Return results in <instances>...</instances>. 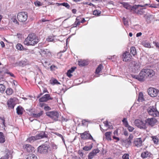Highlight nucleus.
Instances as JSON below:
<instances>
[{
	"label": "nucleus",
	"mask_w": 159,
	"mask_h": 159,
	"mask_svg": "<svg viewBox=\"0 0 159 159\" xmlns=\"http://www.w3.org/2000/svg\"><path fill=\"white\" fill-rule=\"evenodd\" d=\"M155 75V71L150 68H144L142 69L138 75H132V77L138 81L144 82L146 79H150Z\"/></svg>",
	"instance_id": "nucleus-1"
},
{
	"label": "nucleus",
	"mask_w": 159,
	"mask_h": 159,
	"mask_svg": "<svg viewBox=\"0 0 159 159\" xmlns=\"http://www.w3.org/2000/svg\"><path fill=\"white\" fill-rule=\"evenodd\" d=\"M28 159H37V157L34 154H31L30 155Z\"/></svg>",
	"instance_id": "nucleus-45"
},
{
	"label": "nucleus",
	"mask_w": 159,
	"mask_h": 159,
	"mask_svg": "<svg viewBox=\"0 0 159 159\" xmlns=\"http://www.w3.org/2000/svg\"><path fill=\"white\" fill-rule=\"evenodd\" d=\"M136 126L140 129H145L146 128V122L139 119L135 120L134 122Z\"/></svg>",
	"instance_id": "nucleus-9"
},
{
	"label": "nucleus",
	"mask_w": 159,
	"mask_h": 159,
	"mask_svg": "<svg viewBox=\"0 0 159 159\" xmlns=\"http://www.w3.org/2000/svg\"><path fill=\"white\" fill-rule=\"evenodd\" d=\"M69 38H70V37H69L66 40V46L64 47V49L62 51H61V52H59L57 53V57L60 58L61 56V52H65L66 51V50H67V45L68 43V40Z\"/></svg>",
	"instance_id": "nucleus-22"
},
{
	"label": "nucleus",
	"mask_w": 159,
	"mask_h": 159,
	"mask_svg": "<svg viewBox=\"0 0 159 159\" xmlns=\"http://www.w3.org/2000/svg\"><path fill=\"white\" fill-rule=\"evenodd\" d=\"M101 11L98 10H94L93 12V14L95 16H98L101 14Z\"/></svg>",
	"instance_id": "nucleus-40"
},
{
	"label": "nucleus",
	"mask_w": 159,
	"mask_h": 159,
	"mask_svg": "<svg viewBox=\"0 0 159 159\" xmlns=\"http://www.w3.org/2000/svg\"><path fill=\"white\" fill-rule=\"evenodd\" d=\"M28 15L26 12L21 11L19 12L17 16V18L20 22L26 21L28 18Z\"/></svg>",
	"instance_id": "nucleus-4"
},
{
	"label": "nucleus",
	"mask_w": 159,
	"mask_h": 159,
	"mask_svg": "<svg viewBox=\"0 0 159 159\" xmlns=\"http://www.w3.org/2000/svg\"><path fill=\"white\" fill-rule=\"evenodd\" d=\"M103 68V66L101 64H99L96 70L95 73L96 75L94 76V77H99L100 75L99 73L101 71Z\"/></svg>",
	"instance_id": "nucleus-17"
},
{
	"label": "nucleus",
	"mask_w": 159,
	"mask_h": 159,
	"mask_svg": "<svg viewBox=\"0 0 159 159\" xmlns=\"http://www.w3.org/2000/svg\"><path fill=\"white\" fill-rule=\"evenodd\" d=\"M148 114L154 117L159 116V112L157 110L156 106H150L147 109Z\"/></svg>",
	"instance_id": "nucleus-3"
},
{
	"label": "nucleus",
	"mask_w": 159,
	"mask_h": 159,
	"mask_svg": "<svg viewBox=\"0 0 159 159\" xmlns=\"http://www.w3.org/2000/svg\"><path fill=\"white\" fill-rule=\"evenodd\" d=\"M143 46L146 48H150V43L148 42H144L143 43Z\"/></svg>",
	"instance_id": "nucleus-48"
},
{
	"label": "nucleus",
	"mask_w": 159,
	"mask_h": 159,
	"mask_svg": "<svg viewBox=\"0 0 159 159\" xmlns=\"http://www.w3.org/2000/svg\"><path fill=\"white\" fill-rule=\"evenodd\" d=\"M0 43L1 46H2V48H4L5 47V44L3 41H1L0 42Z\"/></svg>",
	"instance_id": "nucleus-61"
},
{
	"label": "nucleus",
	"mask_w": 159,
	"mask_h": 159,
	"mask_svg": "<svg viewBox=\"0 0 159 159\" xmlns=\"http://www.w3.org/2000/svg\"><path fill=\"white\" fill-rule=\"evenodd\" d=\"M5 89L4 86L2 84H0V91L1 92H3Z\"/></svg>",
	"instance_id": "nucleus-51"
},
{
	"label": "nucleus",
	"mask_w": 159,
	"mask_h": 159,
	"mask_svg": "<svg viewBox=\"0 0 159 159\" xmlns=\"http://www.w3.org/2000/svg\"><path fill=\"white\" fill-rule=\"evenodd\" d=\"M80 17H78L76 19V21L74 23V24L72 25L71 28H72L73 27H75L77 26L78 25H80Z\"/></svg>",
	"instance_id": "nucleus-27"
},
{
	"label": "nucleus",
	"mask_w": 159,
	"mask_h": 159,
	"mask_svg": "<svg viewBox=\"0 0 159 159\" xmlns=\"http://www.w3.org/2000/svg\"><path fill=\"white\" fill-rule=\"evenodd\" d=\"M122 122L125 126H127L128 125V123L126 118H124L122 120Z\"/></svg>",
	"instance_id": "nucleus-50"
},
{
	"label": "nucleus",
	"mask_w": 159,
	"mask_h": 159,
	"mask_svg": "<svg viewBox=\"0 0 159 159\" xmlns=\"http://www.w3.org/2000/svg\"><path fill=\"white\" fill-rule=\"evenodd\" d=\"M39 41V38L34 34H30L25 39L24 43L26 45L34 46Z\"/></svg>",
	"instance_id": "nucleus-2"
},
{
	"label": "nucleus",
	"mask_w": 159,
	"mask_h": 159,
	"mask_svg": "<svg viewBox=\"0 0 159 159\" xmlns=\"http://www.w3.org/2000/svg\"><path fill=\"white\" fill-rule=\"evenodd\" d=\"M143 7H139L137 14L142 15L144 13V8H142Z\"/></svg>",
	"instance_id": "nucleus-42"
},
{
	"label": "nucleus",
	"mask_w": 159,
	"mask_h": 159,
	"mask_svg": "<svg viewBox=\"0 0 159 159\" xmlns=\"http://www.w3.org/2000/svg\"><path fill=\"white\" fill-rule=\"evenodd\" d=\"M15 98H11L9 99L7 102V105L10 109H13L15 105Z\"/></svg>",
	"instance_id": "nucleus-12"
},
{
	"label": "nucleus",
	"mask_w": 159,
	"mask_h": 159,
	"mask_svg": "<svg viewBox=\"0 0 159 159\" xmlns=\"http://www.w3.org/2000/svg\"><path fill=\"white\" fill-rule=\"evenodd\" d=\"M16 47L17 49L18 50H21L23 48L22 45L20 43H18L16 46Z\"/></svg>",
	"instance_id": "nucleus-44"
},
{
	"label": "nucleus",
	"mask_w": 159,
	"mask_h": 159,
	"mask_svg": "<svg viewBox=\"0 0 159 159\" xmlns=\"http://www.w3.org/2000/svg\"><path fill=\"white\" fill-rule=\"evenodd\" d=\"M152 140L153 141V143L155 144H157L158 142V139L156 136H152Z\"/></svg>",
	"instance_id": "nucleus-43"
},
{
	"label": "nucleus",
	"mask_w": 159,
	"mask_h": 159,
	"mask_svg": "<svg viewBox=\"0 0 159 159\" xmlns=\"http://www.w3.org/2000/svg\"><path fill=\"white\" fill-rule=\"evenodd\" d=\"M44 109L46 111H49L51 110V108L48 106H45L44 107Z\"/></svg>",
	"instance_id": "nucleus-59"
},
{
	"label": "nucleus",
	"mask_w": 159,
	"mask_h": 159,
	"mask_svg": "<svg viewBox=\"0 0 159 159\" xmlns=\"http://www.w3.org/2000/svg\"><path fill=\"white\" fill-rule=\"evenodd\" d=\"M143 141L141 138H137L134 141L133 144L134 147L140 148L142 146Z\"/></svg>",
	"instance_id": "nucleus-11"
},
{
	"label": "nucleus",
	"mask_w": 159,
	"mask_h": 159,
	"mask_svg": "<svg viewBox=\"0 0 159 159\" xmlns=\"http://www.w3.org/2000/svg\"><path fill=\"white\" fill-rule=\"evenodd\" d=\"M103 123L104 124L105 126L107 127L108 128H109L110 127L109 126L107 121H106L105 122H104Z\"/></svg>",
	"instance_id": "nucleus-58"
},
{
	"label": "nucleus",
	"mask_w": 159,
	"mask_h": 159,
	"mask_svg": "<svg viewBox=\"0 0 159 159\" xmlns=\"http://www.w3.org/2000/svg\"><path fill=\"white\" fill-rule=\"evenodd\" d=\"M133 135L132 134H131L129 135V142L130 143H131V140L133 139Z\"/></svg>",
	"instance_id": "nucleus-60"
},
{
	"label": "nucleus",
	"mask_w": 159,
	"mask_h": 159,
	"mask_svg": "<svg viewBox=\"0 0 159 159\" xmlns=\"http://www.w3.org/2000/svg\"><path fill=\"white\" fill-rule=\"evenodd\" d=\"M50 83L52 85L60 84V83L55 79H52L50 80Z\"/></svg>",
	"instance_id": "nucleus-31"
},
{
	"label": "nucleus",
	"mask_w": 159,
	"mask_h": 159,
	"mask_svg": "<svg viewBox=\"0 0 159 159\" xmlns=\"http://www.w3.org/2000/svg\"><path fill=\"white\" fill-rule=\"evenodd\" d=\"M93 143H92L89 146H85L83 148V149L85 151H89L93 147Z\"/></svg>",
	"instance_id": "nucleus-38"
},
{
	"label": "nucleus",
	"mask_w": 159,
	"mask_h": 159,
	"mask_svg": "<svg viewBox=\"0 0 159 159\" xmlns=\"http://www.w3.org/2000/svg\"><path fill=\"white\" fill-rule=\"evenodd\" d=\"M123 20L124 25L126 27H127L129 26V23L125 17H123Z\"/></svg>",
	"instance_id": "nucleus-41"
},
{
	"label": "nucleus",
	"mask_w": 159,
	"mask_h": 159,
	"mask_svg": "<svg viewBox=\"0 0 159 159\" xmlns=\"http://www.w3.org/2000/svg\"><path fill=\"white\" fill-rule=\"evenodd\" d=\"M131 53L133 56H134L136 54V51L135 48L134 47H132L130 48Z\"/></svg>",
	"instance_id": "nucleus-36"
},
{
	"label": "nucleus",
	"mask_w": 159,
	"mask_h": 159,
	"mask_svg": "<svg viewBox=\"0 0 159 159\" xmlns=\"http://www.w3.org/2000/svg\"><path fill=\"white\" fill-rule=\"evenodd\" d=\"M81 138L84 140L87 139L91 140L95 142V140L94 139L91 134L89 133V131H87L83 133L80 134Z\"/></svg>",
	"instance_id": "nucleus-7"
},
{
	"label": "nucleus",
	"mask_w": 159,
	"mask_h": 159,
	"mask_svg": "<svg viewBox=\"0 0 159 159\" xmlns=\"http://www.w3.org/2000/svg\"><path fill=\"white\" fill-rule=\"evenodd\" d=\"M36 139H39L44 138H46L47 137L45 132L44 131H41L39 134H37L36 136Z\"/></svg>",
	"instance_id": "nucleus-19"
},
{
	"label": "nucleus",
	"mask_w": 159,
	"mask_h": 159,
	"mask_svg": "<svg viewBox=\"0 0 159 159\" xmlns=\"http://www.w3.org/2000/svg\"><path fill=\"white\" fill-rule=\"evenodd\" d=\"M120 3L126 9L131 11L132 6L130 5L127 3L124 2H121Z\"/></svg>",
	"instance_id": "nucleus-24"
},
{
	"label": "nucleus",
	"mask_w": 159,
	"mask_h": 159,
	"mask_svg": "<svg viewBox=\"0 0 159 159\" xmlns=\"http://www.w3.org/2000/svg\"><path fill=\"white\" fill-rule=\"evenodd\" d=\"M131 67L132 71L136 73L140 70L141 66L140 63L137 61H132L131 63Z\"/></svg>",
	"instance_id": "nucleus-5"
},
{
	"label": "nucleus",
	"mask_w": 159,
	"mask_h": 159,
	"mask_svg": "<svg viewBox=\"0 0 159 159\" xmlns=\"http://www.w3.org/2000/svg\"><path fill=\"white\" fill-rule=\"evenodd\" d=\"M125 126L128 129L129 132L133 131L134 129V127L129 125V124H128V125L127 126Z\"/></svg>",
	"instance_id": "nucleus-46"
},
{
	"label": "nucleus",
	"mask_w": 159,
	"mask_h": 159,
	"mask_svg": "<svg viewBox=\"0 0 159 159\" xmlns=\"http://www.w3.org/2000/svg\"><path fill=\"white\" fill-rule=\"evenodd\" d=\"M61 120L63 121H66L68 120L66 118H64L62 116Z\"/></svg>",
	"instance_id": "nucleus-64"
},
{
	"label": "nucleus",
	"mask_w": 159,
	"mask_h": 159,
	"mask_svg": "<svg viewBox=\"0 0 159 159\" xmlns=\"http://www.w3.org/2000/svg\"><path fill=\"white\" fill-rule=\"evenodd\" d=\"M5 141V139L3 134L2 132H0V143H3Z\"/></svg>",
	"instance_id": "nucleus-30"
},
{
	"label": "nucleus",
	"mask_w": 159,
	"mask_h": 159,
	"mask_svg": "<svg viewBox=\"0 0 159 159\" xmlns=\"http://www.w3.org/2000/svg\"><path fill=\"white\" fill-rule=\"evenodd\" d=\"M89 62L87 60H80L78 61V64L79 66H83L88 64Z\"/></svg>",
	"instance_id": "nucleus-20"
},
{
	"label": "nucleus",
	"mask_w": 159,
	"mask_h": 159,
	"mask_svg": "<svg viewBox=\"0 0 159 159\" xmlns=\"http://www.w3.org/2000/svg\"><path fill=\"white\" fill-rule=\"evenodd\" d=\"M56 4L57 5V6L62 5L66 7L67 8H69L70 7L68 3L66 2H64L62 3H57Z\"/></svg>",
	"instance_id": "nucleus-34"
},
{
	"label": "nucleus",
	"mask_w": 159,
	"mask_h": 159,
	"mask_svg": "<svg viewBox=\"0 0 159 159\" xmlns=\"http://www.w3.org/2000/svg\"><path fill=\"white\" fill-rule=\"evenodd\" d=\"M57 69V67L54 65H52L50 67V70L52 71L55 70Z\"/></svg>",
	"instance_id": "nucleus-47"
},
{
	"label": "nucleus",
	"mask_w": 159,
	"mask_h": 159,
	"mask_svg": "<svg viewBox=\"0 0 159 159\" xmlns=\"http://www.w3.org/2000/svg\"><path fill=\"white\" fill-rule=\"evenodd\" d=\"M6 92L8 95H11L13 93V90L11 88H8L7 89Z\"/></svg>",
	"instance_id": "nucleus-39"
},
{
	"label": "nucleus",
	"mask_w": 159,
	"mask_h": 159,
	"mask_svg": "<svg viewBox=\"0 0 159 159\" xmlns=\"http://www.w3.org/2000/svg\"><path fill=\"white\" fill-rule=\"evenodd\" d=\"M89 122V120H88L84 119L82 120V124L83 125H87V122Z\"/></svg>",
	"instance_id": "nucleus-53"
},
{
	"label": "nucleus",
	"mask_w": 159,
	"mask_h": 159,
	"mask_svg": "<svg viewBox=\"0 0 159 159\" xmlns=\"http://www.w3.org/2000/svg\"><path fill=\"white\" fill-rule=\"evenodd\" d=\"M41 54L42 55H45L49 56L51 55V53L49 50L48 49H41Z\"/></svg>",
	"instance_id": "nucleus-21"
},
{
	"label": "nucleus",
	"mask_w": 159,
	"mask_h": 159,
	"mask_svg": "<svg viewBox=\"0 0 159 159\" xmlns=\"http://www.w3.org/2000/svg\"><path fill=\"white\" fill-rule=\"evenodd\" d=\"M123 159H129V154L127 153L125 154L122 156Z\"/></svg>",
	"instance_id": "nucleus-52"
},
{
	"label": "nucleus",
	"mask_w": 159,
	"mask_h": 159,
	"mask_svg": "<svg viewBox=\"0 0 159 159\" xmlns=\"http://www.w3.org/2000/svg\"><path fill=\"white\" fill-rule=\"evenodd\" d=\"M27 64V60L26 59H24L20 61L19 64L20 66H24Z\"/></svg>",
	"instance_id": "nucleus-32"
},
{
	"label": "nucleus",
	"mask_w": 159,
	"mask_h": 159,
	"mask_svg": "<svg viewBox=\"0 0 159 159\" xmlns=\"http://www.w3.org/2000/svg\"><path fill=\"white\" fill-rule=\"evenodd\" d=\"M144 6L140 5H134L132 6L130 11L133 13H138L139 7H143Z\"/></svg>",
	"instance_id": "nucleus-15"
},
{
	"label": "nucleus",
	"mask_w": 159,
	"mask_h": 159,
	"mask_svg": "<svg viewBox=\"0 0 159 159\" xmlns=\"http://www.w3.org/2000/svg\"><path fill=\"white\" fill-rule=\"evenodd\" d=\"M36 137L35 136H31L29 137L27 139L26 141L28 142H29L30 143L33 142L35 140H37V139L36 138Z\"/></svg>",
	"instance_id": "nucleus-29"
},
{
	"label": "nucleus",
	"mask_w": 159,
	"mask_h": 159,
	"mask_svg": "<svg viewBox=\"0 0 159 159\" xmlns=\"http://www.w3.org/2000/svg\"><path fill=\"white\" fill-rule=\"evenodd\" d=\"M53 37L51 36H49L47 39V40L48 42H52L53 40Z\"/></svg>",
	"instance_id": "nucleus-49"
},
{
	"label": "nucleus",
	"mask_w": 159,
	"mask_h": 159,
	"mask_svg": "<svg viewBox=\"0 0 159 159\" xmlns=\"http://www.w3.org/2000/svg\"><path fill=\"white\" fill-rule=\"evenodd\" d=\"M46 115L55 121H57L59 117V113L56 111H52L47 112Z\"/></svg>",
	"instance_id": "nucleus-6"
},
{
	"label": "nucleus",
	"mask_w": 159,
	"mask_h": 159,
	"mask_svg": "<svg viewBox=\"0 0 159 159\" xmlns=\"http://www.w3.org/2000/svg\"><path fill=\"white\" fill-rule=\"evenodd\" d=\"M99 152V150L98 148L93 150L88 155V159H92Z\"/></svg>",
	"instance_id": "nucleus-16"
},
{
	"label": "nucleus",
	"mask_w": 159,
	"mask_h": 159,
	"mask_svg": "<svg viewBox=\"0 0 159 159\" xmlns=\"http://www.w3.org/2000/svg\"><path fill=\"white\" fill-rule=\"evenodd\" d=\"M144 100L143 97V94L142 93H139V94L138 99V101L139 102H142Z\"/></svg>",
	"instance_id": "nucleus-35"
},
{
	"label": "nucleus",
	"mask_w": 159,
	"mask_h": 159,
	"mask_svg": "<svg viewBox=\"0 0 159 159\" xmlns=\"http://www.w3.org/2000/svg\"><path fill=\"white\" fill-rule=\"evenodd\" d=\"M34 4L35 6L37 7H39L43 5V3L41 2H40L36 0L34 2Z\"/></svg>",
	"instance_id": "nucleus-37"
},
{
	"label": "nucleus",
	"mask_w": 159,
	"mask_h": 159,
	"mask_svg": "<svg viewBox=\"0 0 159 159\" xmlns=\"http://www.w3.org/2000/svg\"><path fill=\"white\" fill-rule=\"evenodd\" d=\"M52 98L49 94H46L39 99V101L40 102H45L48 100L49 99H52Z\"/></svg>",
	"instance_id": "nucleus-18"
},
{
	"label": "nucleus",
	"mask_w": 159,
	"mask_h": 159,
	"mask_svg": "<svg viewBox=\"0 0 159 159\" xmlns=\"http://www.w3.org/2000/svg\"><path fill=\"white\" fill-rule=\"evenodd\" d=\"M113 138L114 139L117 140V141L116 142H117L118 141H119L120 140V139H119V138L118 137H116L115 136H113Z\"/></svg>",
	"instance_id": "nucleus-63"
},
{
	"label": "nucleus",
	"mask_w": 159,
	"mask_h": 159,
	"mask_svg": "<svg viewBox=\"0 0 159 159\" xmlns=\"http://www.w3.org/2000/svg\"><path fill=\"white\" fill-rule=\"evenodd\" d=\"M115 55H113V56H109L107 58L110 60H115Z\"/></svg>",
	"instance_id": "nucleus-57"
},
{
	"label": "nucleus",
	"mask_w": 159,
	"mask_h": 159,
	"mask_svg": "<svg viewBox=\"0 0 159 159\" xmlns=\"http://www.w3.org/2000/svg\"><path fill=\"white\" fill-rule=\"evenodd\" d=\"M148 94L151 97H154L159 94V91L153 88H150L148 90Z\"/></svg>",
	"instance_id": "nucleus-10"
},
{
	"label": "nucleus",
	"mask_w": 159,
	"mask_h": 159,
	"mask_svg": "<svg viewBox=\"0 0 159 159\" xmlns=\"http://www.w3.org/2000/svg\"><path fill=\"white\" fill-rule=\"evenodd\" d=\"M16 112L18 115H22L23 114V109L20 106H18L16 108Z\"/></svg>",
	"instance_id": "nucleus-28"
},
{
	"label": "nucleus",
	"mask_w": 159,
	"mask_h": 159,
	"mask_svg": "<svg viewBox=\"0 0 159 159\" xmlns=\"http://www.w3.org/2000/svg\"><path fill=\"white\" fill-rule=\"evenodd\" d=\"M57 135L59 137H60L62 139L63 142H64V139L62 136L60 134H58Z\"/></svg>",
	"instance_id": "nucleus-62"
},
{
	"label": "nucleus",
	"mask_w": 159,
	"mask_h": 159,
	"mask_svg": "<svg viewBox=\"0 0 159 159\" xmlns=\"http://www.w3.org/2000/svg\"><path fill=\"white\" fill-rule=\"evenodd\" d=\"M11 20H12V21L14 22V23H16V24H17L19 25V22H18V21H17V20H16V16H14L13 17V18H12L11 19Z\"/></svg>",
	"instance_id": "nucleus-54"
},
{
	"label": "nucleus",
	"mask_w": 159,
	"mask_h": 159,
	"mask_svg": "<svg viewBox=\"0 0 159 159\" xmlns=\"http://www.w3.org/2000/svg\"><path fill=\"white\" fill-rule=\"evenodd\" d=\"M48 147V145L45 144L39 146L38 148V152L41 154H45L47 152Z\"/></svg>",
	"instance_id": "nucleus-8"
},
{
	"label": "nucleus",
	"mask_w": 159,
	"mask_h": 159,
	"mask_svg": "<svg viewBox=\"0 0 159 159\" xmlns=\"http://www.w3.org/2000/svg\"><path fill=\"white\" fill-rule=\"evenodd\" d=\"M76 68V67H72L70 69V77L72 76L71 73L74 71Z\"/></svg>",
	"instance_id": "nucleus-56"
},
{
	"label": "nucleus",
	"mask_w": 159,
	"mask_h": 159,
	"mask_svg": "<svg viewBox=\"0 0 159 159\" xmlns=\"http://www.w3.org/2000/svg\"><path fill=\"white\" fill-rule=\"evenodd\" d=\"M123 61H127L131 59V56L129 52L126 51L123 55Z\"/></svg>",
	"instance_id": "nucleus-14"
},
{
	"label": "nucleus",
	"mask_w": 159,
	"mask_h": 159,
	"mask_svg": "<svg viewBox=\"0 0 159 159\" xmlns=\"http://www.w3.org/2000/svg\"><path fill=\"white\" fill-rule=\"evenodd\" d=\"M111 132H107L105 134V135L106 137V138L108 140H111Z\"/></svg>",
	"instance_id": "nucleus-33"
},
{
	"label": "nucleus",
	"mask_w": 159,
	"mask_h": 159,
	"mask_svg": "<svg viewBox=\"0 0 159 159\" xmlns=\"http://www.w3.org/2000/svg\"><path fill=\"white\" fill-rule=\"evenodd\" d=\"M145 122L148 123L150 126H153L157 122V120L154 118H148L146 119Z\"/></svg>",
	"instance_id": "nucleus-13"
},
{
	"label": "nucleus",
	"mask_w": 159,
	"mask_h": 159,
	"mask_svg": "<svg viewBox=\"0 0 159 159\" xmlns=\"http://www.w3.org/2000/svg\"><path fill=\"white\" fill-rule=\"evenodd\" d=\"M43 111H40L39 113H33L32 114V116L34 118H38L41 116L43 114Z\"/></svg>",
	"instance_id": "nucleus-25"
},
{
	"label": "nucleus",
	"mask_w": 159,
	"mask_h": 159,
	"mask_svg": "<svg viewBox=\"0 0 159 159\" xmlns=\"http://www.w3.org/2000/svg\"><path fill=\"white\" fill-rule=\"evenodd\" d=\"M24 147L28 152H32L34 150V148L30 144H26Z\"/></svg>",
	"instance_id": "nucleus-26"
},
{
	"label": "nucleus",
	"mask_w": 159,
	"mask_h": 159,
	"mask_svg": "<svg viewBox=\"0 0 159 159\" xmlns=\"http://www.w3.org/2000/svg\"><path fill=\"white\" fill-rule=\"evenodd\" d=\"M151 153L150 152L147 151H145L143 152L141 154V157L143 158H145L149 157L150 156Z\"/></svg>",
	"instance_id": "nucleus-23"
},
{
	"label": "nucleus",
	"mask_w": 159,
	"mask_h": 159,
	"mask_svg": "<svg viewBox=\"0 0 159 159\" xmlns=\"http://www.w3.org/2000/svg\"><path fill=\"white\" fill-rule=\"evenodd\" d=\"M153 44L158 48H159V43L155 41H153Z\"/></svg>",
	"instance_id": "nucleus-55"
}]
</instances>
